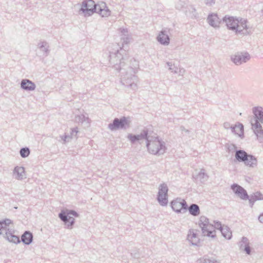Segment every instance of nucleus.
Masks as SVG:
<instances>
[{"label": "nucleus", "mask_w": 263, "mask_h": 263, "mask_svg": "<svg viewBox=\"0 0 263 263\" xmlns=\"http://www.w3.org/2000/svg\"><path fill=\"white\" fill-rule=\"evenodd\" d=\"M127 139L133 144L137 141L142 144L145 141L147 149L151 154L161 155L165 152V143L158 138L156 134L150 127H144L139 134H129Z\"/></svg>", "instance_id": "1"}, {"label": "nucleus", "mask_w": 263, "mask_h": 263, "mask_svg": "<svg viewBox=\"0 0 263 263\" xmlns=\"http://www.w3.org/2000/svg\"><path fill=\"white\" fill-rule=\"evenodd\" d=\"M227 28L235 33L236 34L247 35L250 33L247 21L241 17L226 15L222 18Z\"/></svg>", "instance_id": "2"}, {"label": "nucleus", "mask_w": 263, "mask_h": 263, "mask_svg": "<svg viewBox=\"0 0 263 263\" xmlns=\"http://www.w3.org/2000/svg\"><path fill=\"white\" fill-rule=\"evenodd\" d=\"M120 72V81L122 85L130 87L132 90L137 89L138 78L136 76L138 68L132 67L126 65L123 67H120L118 70Z\"/></svg>", "instance_id": "3"}, {"label": "nucleus", "mask_w": 263, "mask_h": 263, "mask_svg": "<svg viewBox=\"0 0 263 263\" xmlns=\"http://www.w3.org/2000/svg\"><path fill=\"white\" fill-rule=\"evenodd\" d=\"M253 116L250 120L252 128L258 141L263 142V129L260 123L263 124V107H254L252 108Z\"/></svg>", "instance_id": "4"}, {"label": "nucleus", "mask_w": 263, "mask_h": 263, "mask_svg": "<svg viewBox=\"0 0 263 263\" xmlns=\"http://www.w3.org/2000/svg\"><path fill=\"white\" fill-rule=\"evenodd\" d=\"M14 231L12 226V221L9 219L0 221V235H3L10 242L18 243L21 242L20 238L14 234Z\"/></svg>", "instance_id": "5"}, {"label": "nucleus", "mask_w": 263, "mask_h": 263, "mask_svg": "<svg viewBox=\"0 0 263 263\" xmlns=\"http://www.w3.org/2000/svg\"><path fill=\"white\" fill-rule=\"evenodd\" d=\"M199 226L201 229L202 236L211 238H214L216 236L215 229L221 231V229L223 228L220 222H215L214 226H213L210 223L209 219L203 216L200 218Z\"/></svg>", "instance_id": "6"}, {"label": "nucleus", "mask_w": 263, "mask_h": 263, "mask_svg": "<svg viewBox=\"0 0 263 263\" xmlns=\"http://www.w3.org/2000/svg\"><path fill=\"white\" fill-rule=\"evenodd\" d=\"M119 45H114L115 49L112 51H109V63L116 70H119L120 67H123L126 65L124 63L125 58L123 57V53L125 51L121 47H120L119 49L118 47Z\"/></svg>", "instance_id": "7"}, {"label": "nucleus", "mask_w": 263, "mask_h": 263, "mask_svg": "<svg viewBox=\"0 0 263 263\" xmlns=\"http://www.w3.org/2000/svg\"><path fill=\"white\" fill-rule=\"evenodd\" d=\"M129 124L130 121L125 117H122L120 119L116 118L112 123L108 125V128L111 131L119 129H126L129 126Z\"/></svg>", "instance_id": "8"}, {"label": "nucleus", "mask_w": 263, "mask_h": 263, "mask_svg": "<svg viewBox=\"0 0 263 263\" xmlns=\"http://www.w3.org/2000/svg\"><path fill=\"white\" fill-rule=\"evenodd\" d=\"M97 5L93 0H84L82 3L80 12H82L85 16L91 15L96 11Z\"/></svg>", "instance_id": "9"}, {"label": "nucleus", "mask_w": 263, "mask_h": 263, "mask_svg": "<svg viewBox=\"0 0 263 263\" xmlns=\"http://www.w3.org/2000/svg\"><path fill=\"white\" fill-rule=\"evenodd\" d=\"M168 189L166 183H163L159 185L157 195V200L162 206H165L168 203Z\"/></svg>", "instance_id": "10"}, {"label": "nucleus", "mask_w": 263, "mask_h": 263, "mask_svg": "<svg viewBox=\"0 0 263 263\" xmlns=\"http://www.w3.org/2000/svg\"><path fill=\"white\" fill-rule=\"evenodd\" d=\"M172 209L176 213H184L187 210V205L184 199L177 198L171 202Z\"/></svg>", "instance_id": "11"}, {"label": "nucleus", "mask_w": 263, "mask_h": 263, "mask_svg": "<svg viewBox=\"0 0 263 263\" xmlns=\"http://www.w3.org/2000/svg\"><path fill=\"white\" fill-rule=\"evenodd\" d=\"M231 59L235 65H240L248 61L250 55L248 52H237L232 55Z\"/></svg>", "instance_id": "12"}, {"label": "nucleus", "mask_w": 263, "mask_h": 263, "mask_svg": "<svg viewBox=\"0 0 263 263\" xmlns=\"http://www.w3.org/2000/svg\"><path fill=\"white\" fill-rule=\"evenodd\" d=\"M170 29L167 28L162 29L158 33L156 40L161 45L168 46L170 43V38L168 35Z\"/></svg>", "instance_id": "13"}, {"label": "nucleus", "mask_w": 263, "mask_h": 263, "mask_svg": "<svg viewBox=\"0 0 263 263\" xmlns=\"http://www.w3.org/2000/svg\"><path fill=\"white\" fill-rule=\"evenodd\" d=\"M231 189L241 199L247 200L249 199V195L246 190L241 186L237 184H233L231 185Z\"/></svg>", "instance_id": "14"}, {"label": "nucleus", "mask_w": 263, "mask_h": 263, "mask_svg": "<svg viewBox=\"0 0 263 263\" xmlns=\"http://www.w3.org/2000/svg\"><path fill=\"white\" fill-rule=\"evenodd\" d=\"M59 217L65 223L67 229H71L72 228L75 222V219L73 217L63 211L59 214Z\"/></svg>", "instance_id": "15"}, {"label": "nucleus", "mask_w": 263, "mask_h": 263, "mask_svg": "<svg viewBox=\"0 0 263 263\" xmlns=\"http://www.w3.org/2000/svg\"><path fill=\"white\" fill-rule=\"evenodd\" d=\"M13 176L17 180H22L27 178V175L23 166H16L13 170Z\"/></svg>", "instance_id": "16"}, {"label": "nucleus", "mask_w": 263, "mask_h": 263, "mask_svg": "<svg viewBox=\"0 0 263 263\" xmlns=\"http://www.w3.org/2000/svg\"><path fill=\"white\" fill-rule=\"evenodd\" d=\"M198 232L199 231L196 229H190L189 230L187 239L192 245H197L199 242Z\"/></svg>", "instance_id": "17"}, {"label": "nucleus", "mask_w": 263, "mask_h": 263, "mask_svg": "<svg viewBox=\"0 0 263 263\" xmlns=\"http://www.w3.org/2000/svg\"><path fill=\"white\" fill-rule=\"evenodd\" d=\"M207 22L211 26L215 28L219 27L220 20L217 13L209 14L207 17Z\"/></svg>", "instance_id": "18"}, {"label": "nucleus", "mask_w": 263, "mask_h": 263, "mask_svg": "<svg viewBox=\"0 0 263 263\" xmlns=\"http://www.w3.org/2000/svg\"><path fill=\"white\" fill-rule=\"evenodd\" d=\"M95 12L99 13L102 17H107L110 14V11L106 6L105 3H102L101 4L97 5L96 11Z\"/></svg>", "instance_id": "19"}, {"label": "nucleus", "mask_w": 263, "mask_h": 263, "mask_svg": "<svg viewBox=\"0 0 263 263\" xmlns=\"http://www.w3.org/2000/svg\"><path fill=\"white\" fill-rule=\"evenodd\" d=\"M21 87L26 91H33L35 89L36 85L34 83L29 79H23L21 82Z\"/></svg>", "instance_id": "20"}, {"label": "nucleus", "mask_w": 263, "mask_h": 263, "mask_svg": "<svg viewBox=\"0 0 263 263\" xmlns=\"http://www.w3.org/2000/svg\"><path fill=\"white\" fill-rule=\"evenodd\" d=\"M249 245V239L246 237H242L239 243L240 250L245 251L247 254H250L251 248Z\"/></svg>", "instance_id": "21"}, {"label": "nucleus", "mask_w": 263, "mask_h": 263, "mask_svg": "<svg viewBox=\"0 0 263 263\" xmlns=\"http://www.w3.org/2000/svg\"><path fill=\"white\" fill-rule=\"evenodd\" d=\"M38 48L40 50V56L47 57L50 51L49 46L46 42H42L38 44Z\"/></svg>", "instance_id": "22"}, {"label": "nucleus", "mask_w": 263, "mask_h": 263, "mask_svg": "<svg viewBox=\"0 0 263 263\" xmlns=\"http://www.w3.org/2000/svg\"><path fill=\"white\" fill-rule=\"evenodd\" d=\"M74 121L76 122L81 123L85 127H89L90 125V120L87 116L84 115H77L75 117Z\"/></svg>", "instance_id": "23"}, {"label": "nucleus", "mask_w": 263, "mask_h": 263, "mask_svg": "<svg viewBox=\"0 0 263 263\" xmlns=\"http://www.w3.org/2000/svg\"><path fill=\"white\" fill-rule=\"evenodd\" d=\"M22 241L25 245H30L33 240V235L29 231H25L21 236Z\"/></svg>", "instance_id": "24"}, {"label": "nucleus", "mask_w": 263, "mask_h": 263, "mask_svg": "<svg viewBox=\"0 0 263 263\" xmlns=\"http://www.w3.org/2000/svg\"><path fill=\"white\" fill-rule=\"evenodd\" d=\"M248 155L249 154L243 150L236 151V153L235 154L236 159L240 162H243L246 161V159L247 158V157H248Z\"/></svg>", "instance_id": "25"}, {"label": "nucleus", "mask_w": 263, "mask_h": 263, "mask_svg": "<svg viewBox=\"0 0 263 263\" xmlns=\"http://www.w3.org/2000/svg\"><path fill=\"white\" fill-rule=\"evenodd\" d=\"M244 163L249 167H255L257 166V161L256 158L251 155H249Z\"/></svg>", "instance_id": "26"}, {"label": "nucleus", "mask_w": 263, "mask_h": 263, "mask_svg": "<svg viewBox=\"0 0 263 263\" xmlns=\"http://www.w3.org/2000/svg\"><path fill=\"white\" fill-rule=\"evenodd\" d=\"M185 11V14L187 16L192 18H196L198 17V14L196 11V9L193 6H189L187 7Z\"/></svg>", "instance_id": "27"}, {"label": "nucleus", "mask_w": 263, "mask_h": 263, "mask_svg": "<svg viewBox=\"0 0 263 263\" xmlns=\"http://www.w3.org/2000/svg\"><path fill=\"white\" fill-rule=\"evenodd\" d=\"M232 133L237 135L239 137L242 138L243 136V126L242 124H239L238 125L231 127Z\"/></svg>", "instance_id": "28"}, {"label": "nucleus", "mask_w": 263, "mask_h": 263, "mask_svg": "<svg viewBox=\"0 0 263 263\" xmlns=\"http://www.w3.org/2000/svg\"><path fill=\"white\" fill-rule=\"evenodd\" d=\"M188 210L190 214L194 216H197L200 214L199 206L196 204H191Z\"/></svg>", "instance_id": "29"}, {"label": "nucleus", "mask_w": 263, "mask_h": 263, "mask_svg": "<svg viewBox=\"0 0 263 263\" xmlns=\"http://www.w3.org/2000/svg\"><path fill=\"white\" fill-rule=\"evenodd\" d=\"M221 233L222 236L227 239H230L232 234L230 229L227 226H223V228L221 230Z\"/></svg>", "instance_id": "30"}, {"label": "nucleus", "mask_w": 263, "mask_h": 263, "mask_svg": "<svg viewBox=\"0 0 263 263\" xmlns=\"http://www.w3.org/2000/svg\"><path fill=\"white\" fill-rule=\"evenodd\" d=\"M197 178L199 179L201 182H204L208 180L209 176L205 173V170L204 169H201L198 173Z\"/></svg>", "instance_id": "31"}, {"label": "nucleus", "mask_w": 263, "mask_h": 263, "mask_svg": "<svg viewBox=\"0 0 263 263\" xmlns=\"http://www.w3.org/2000/svg\"><path fill=\"white\" fill-rule=\"evenodd\" d=\"M30 151L29 148L27 147L22 148L20 151L21 156L24 158L27 157L30 155Z\"/></svg>", "instance_id": "32"}, {"label": "nucleus", "mask_w": 263, "mask_h": 263, "mask_svg": "<svg viewBox=\"0 0 263 263\" xmlns=\"http://www.w3.org/2000/svg\"><path fill=\"white\" fill-rule=\"evenodd\" d=\"M131 40L132 37L128 34L121 36V41L122 45V48H123L124 44H128L130 42Z\"/></svg>", "instance_id": "33"}, {"label": "nucleus", "mask_w": 263, "mask_h": 263, "mask_svg": "<svg viewBox=\"0 0 263 263\" xmlns=\"http://www.w3.org/2000/svg\"><path fill=\"white\" fill-rule=\"evenodd\" d=\"M166 64L167 66L168 67V69L172 72L174 73H178V68L177 66H176L174 64H173L172 62H167Z\"/></svg>", "instance_id": "34"}, {"label": "nucleus", "mask_w": 263, "mask_h": 263, "mask_svg": "<svg viewBox=\"0 0 263 263\" xmlns=\"http://www.w3.org/2000/svg\"><path fill=\"white\" fill-rule=\"evenodd\" d=\"M60 138L63 140V143L65 144L67 142H69L71 139H72V136L70 135H65L64 136H61Z\"/></svg>", "instance_id": "35"}, {"label": "nucleus", "mask_w": 263, "mask_h": 263, "mask_svg": "<svg viewBox=\"0 0 263 263\" xmlns=\"http://www.w3.org/2000/svg\"><path fill=\"white\" fill-rule=\"evenodd\" d=\"M203 263H220V261L215 259L214 258H203Z\"/></svg>", "instance_id": "36"}, {"label": "nucleus", "mask_w": 263, "mask_h": 263, "mask_svg": "<svg viewBox=\"0 0 263 263\" xmlns=\"http://www.w3.org/2000/svg\"><path fill=\"white\" fill-rule=\"evenodd\" d=\"M180 130L182 132V134L183 135V136H188L189 137H191L190 131L187 129H185L184 127L181 126Z\"/></svg>", "instance_id": "37"}, {"label": "nucleus", "mask_w": 263, "mask_h": 263, "mask_svg": "<svg viewBox=\"0 0 263 263\" xmlns=\"http://www.w3.org/2000/svg\"><path fill=\"white\" fill-rule=\"evenodd\" d=\"M184 4H185V3L183 1L178 0V2L176 4V6H175L176 8L178 10H180L183 8Z\"/></svg>", "instance_id": "38"}, {"label": "nucleus", "mask_w": 263, "mask_h": 263, "mask_svg": "<svg viewBox=\"0 0 263 263\" xmlns=\"http://www.w3.org/2000/svg\"><path fill=\"white\" fill-rule=\"evenodd\" d=\"M228 149L230 152H235L237 150V147L233 144H230L228 145Z\"/></svg>", "instance_id": "39"}, {"label": "nucleus", "mask_w": 263, "mask_h": 263, "mask_svg": "<svg viewBox=\"0 0 263 263\" xmlns=\"http://www.w3.org/2000/svg\"><path fill=\"white\" fill-rule=\"evenodd\" d=\"M253 196L257 200L263 199V195L260 192H256Z\"/></svg>", "instance_id": "40"}, {"label": "nucleus", "mask_w": 263, "mask_h": 263, "mask_svg": "<svg viewBox=\"0 0 263 263\" xmlns=\"http://www.w3.org/2000/svg\"><path fill=\"white\" fill-rule=\"evenodd\" d=\"M204 4L206 6L211 7V6H213L215 4L216 0H204Z\"/></svg>", "instance_id": "41"}, {"label": "nucleus", "mask_w": 263, "mask_h": 263, "mask_svg": "<svg viewBox=\"0 0 263 263\" xmlns=\"http://www.w3.org/2000/svg\"><path fill=\"white\" fill-rule=\"evenodd\" d=\"M119 32L121 33V36L123 35H128V30L127 28H121L119 30Z\"/></svg>", "instance_id": "42"}, {"label": "nucleus", "mask_w": 263, "mask_h": 263, "mask_svg": "<svg viewBox=\"0 0 263 263\" xmlns=\"http://www.w3.org/2000/svg\"><path fill=\"white\" fill-rule=\"evenodd\" d=\"M78 128H73L72 129H71V131L70 132V136H72V138H77V135L78 133Z\"/></svg>", "instance_id": "43"}, {"label": "nucleus", "mask_w": 263, "mask_h": 263, "mask_svg": "<svg viewBox=\"0 0 263 263\" xmlns=\"http://www.w3.org/2000/svg\"><path fill=\"white\" fill-rule=\"evenodd\" d=\"M249 200V204H250V206L252 208L254 204V202L257 200L254 197L253 195L251 196L250 197H249V199H248Z\"/></svg>", "instance_id": "44"}, {"label": "nucleus", "mask_w": 263, "mask_h": 263, "mask_svg": "<svg viewBox=\"0 0 263 263\" xmlns=\"http://www.w3.org/2000/svg\"><path fill=\"white\" fill-rule=\"evenodd\" d=\"M66 214H69V215H70H70L74 216L76 217L79 216V214L76 211H74L73 210H70Z\"/></svg>", "instance_id": "45"}, {"label": "nucleus", "mask_w": 263, "mask_h": 263, "mask_svg": "<svg viewBox=\"0 0 263 263\" xmlns=\"http://www.w3.org/2000/svg\"><path fill=\"white\" fill-rule=\"evenodd\" d=\"M223 127L226 129H229L230 128L231 129V127H233V126L230 125V123L225 122L223 123Z\"/></svg>", "instance_id": "46"}, {"label": "nucleus", "mask_w": 263, "mask_h": 263, "mask_svg": "<svg viewBox=\"0 0 263 263\" xmlns=\"http://www.w3.org/2000/svg\"><path fill=\"white\" fill-rule=\"evenodd\" d=\"M258 220L261 223H263V213L258 216Z\"/></svg>", "instance_id": "47"}, {"label": "nucleus", "mask_w": 263, "mask_h": 263, "mask_svg": "<svg viewBox=\"0 0 263 263\" xmlns=\"http://www.w3.org/2000/svg\"><path fill=\"white\" fill-rule=\"evenodd\" d=\"M184 72L185 70L183 68L180 69L179 70H178V73L182 76L184 74Z\"/></svg>", "instance_id": "48"}]
</instances>
